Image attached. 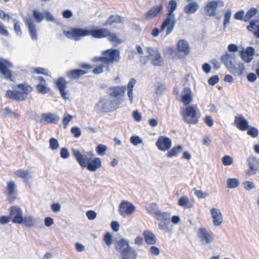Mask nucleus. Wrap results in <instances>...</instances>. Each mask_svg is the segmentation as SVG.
<instances>
[{
	"label": "nucleus",
	"instance_id": "338daca9",
	"mask_svg": "<svg viewBox=\"0 0 259 259\" xmlns=\"http://www.w3.org/2000/svg\"><path fill=\"white\" fill-rule=\"evenodd\" d=\"M148 211L150 213H153L156 215V212H158L159 210L157 208L156 204L152 203L147 208Z\"/></svg>",
	"mask_w": 259,
	"mask_h": 259
},
{
	"label": "nucleus",
	"instance_id": "603ef678",
	"mask_svg": "<svg viewBox=\"0 0 259 259\" xmlns=\"http://www.w3.org/2000/svg\"><path fill=\"white\" fill-rule=\"evenodd\" d=\"M169 224V221H160L158 225V229L164 232H167L168 231V225Z\"/></svg>",
	"mask_w": 259,
	"mask_h": 259
},
{
	"label": "nucleus",
	"instance_id": "a18cd8bd",
	"mask_svg": "<svg viewBox=\"0 0 259 259\" xmlns=\"http://www.w3.org/2000/svg\"><path fill=\"white\" fill-rule=\"evenodd\" d=\"M131 143L135 146H138L143 143V140L138 135H133L130 138Z\"/></svg>",
	"mask_w": 259,
	"mask_h": 259
},
{
	"label": "nucleus",
	"instance_id": "473e14b6",
	"mask_svg": "<svg viewBox=\"0 0 259 259\" xmlns=\"http://www.w3.org/2000/svg\"><path fill=\"white\" fill-rule=\"evenodd\" d=\"M14 174L16 177L26 180H28L32 178L30 171L26 169H19L15 170Z\"/></svg>",
	"mask_w": 259,
	"mask_h": 259
},
{
	"label": "nucleus",
	"instance_id": "49530a36",
	"mask_svg": "<svg viewBox=\"0 0 259 259\" xmlns=\"http://www.w3.org/2000/svg\"><path fill=\"white\" fill-rule=\"evenodd\" d=\"M107 147L103 144H99L96 148L97 153L100 156L105 155L107 150Z\"/></svg>",
	"mask_w": 259,
	"mask_h": 259
},
{
	"label": "nucleus",
	"instance_id": "6e6552de",
	"mask_svg": "<svg viewBox=\"0 0 259 259\" xmlns=\"http://www.w3.org/2000/svg\"><path fill=\"white\" fill-rule=\"evenodd\" d=\"M197 236L201 243L206 245L212 243L214 240V234L208 231L204 228H200L197 231Z\"/></svg>",
	"mask_w": 259,
	"mask_h": 259
},
{
	"label": "nucleus",
	"instance_id": "13d9d810",
	"mask_svg": "<svg viewBox=\"0 0 259 259\" xmlns=\"http://www.w3.org/2000/svg\"><path fill=\"white\" fill-rule=\"evenodd\" d=\"M244 188L247 191H250L255 188V185L252 182L245 181L243 183Z\"/></svg>",
	"mask_w": 259,
	"mask_h": 259
},
{
	"label": "nucleus",
	"instance_id": "0eeeda50",
	"mask_svg": "<svg viewBox=\"0 0 259 259\" xmlns=\"http://www.w3.org/2000/svg\"><path fill=\"white\" fill-rule=\"evenodd\" d=\"M119 102L113 101L109 97L101 99L96 105V109L102 112H109L115 111L119 106Z\"/></svg>",
	"mask_w": 259,
	"mask_h": 259
},
{
	"label": "nucleus",
	"instance_id": "37998d69",
	"mask_svg": "<svg viewBox=\"0 0 259 259\" xmlns=\"http://www.w3.org/2000/svg\"><path fill=\"white\" fill-rule=\"evenodd\" d=\"M156 215L159 221H169L170 214L168 212H162L159 210L158 212H156Z\"/></svg>",
	"mask_w": 259,
	"mask_h": 259
},
{
	"label": "nucleus",
	"instance_id": "f704fd0d",
	"mask_svg": "<svg viewBox=\"0 0 259 259\" xmlns=\"http://www.w3.org/2000/svg\"><path fill=\"white\" fill-rule=\"evenodd\" d=\"M146 242L150 245L156 243V240L154 234L149 231H145L143 233Z\"/></svg>",
	"mask_w": 259,
	"mask_h": 259
},
{
	"label": "nucleus",
	"instance_id": "680f3d73",
	"mask_svg": "<svg viewBox=\"0 0 259 259\" xmlns=\"http://www.w3.org/2000/svg\"><path fill=\"white\" fill-rule=\"evenodd\" d=\"M87 218L91 221L94 220L97 217V213L93 210H88L86 212Z\"/></svg>",
	"mask_w": 259,
	"mask_h": 259
},
{
	"label": "nucleus",
	"instance_id": "c9c22d12",
	"mask_svg": "<svg viewBox=\"0 0 259 259\" xmlns=\"http://www.w3.org/2000/svg\"><path fill=\"white\" fill-rule=\"evenodd\" d=\"M259 16V11L255 8H252L249 9L245 15L244 22L248 21L252 17H255V19Z\"/></svg>",
	"mask_w": 259,
	"mask_h": 259
},
{
	"label": "nucleus",
	"instance_id": "f3484780",
	"mask_svg": "<svg viewBox=\"0 0 259 259\" xmlns=\"http://www.w3.org/2000/svg\"><path fill=\"white\" fill-rule=\"evenodd\" d=\"M12 64L8 60L0 58V73L6 78H9L13 80L11 73L8 69V68H12Z\"/></svg>",
	"mask_w": 259,
	"mask_h": 259
},
{
	"label": "nucleus",
	"instance_id": "412c9836",
	"mask_svg": "<svg viewBox=\"0 0 259 259\" xmlns=\"http://www.w3.org/2000/svg\"><path fill=\"white\" fill-rule=\"evenodd\" d=\"M125 86L111 87L108 89V93L111 96L122 97L124 96Z\"/></svg>",
	"mask_w": 259,
	"mask_h": 259
},
{
	"label": "nucleus",
	"instance_id": "7ed1b4c3",
	"mask_svg": "<svg viewBox=\"0 0 259 259\" xmlns=\"http://www.w3.org/2000/svg\"><path fill=\"white\" fill-rule=\"evenodd\" d=\"M73 155L78 162L79 165L82 167H87L91 171H95L102 166L101 159L96 157L92 159L88 157L87 154H82L78 150H73Z\"/></svg>",
	"mask_w": 259,
	"mask_h": 259
},
{
	"label": "nucleus",
	"instance_id": "f03ea898",
	"mask_svg": "<svg viewBox=\"0 0 259 259\" xmlns=\"http://www.w3.org/2000/svg\"><path fill=\"white\" fill-rule=\"evenodd\" d=\"M64 35L70 39L78 40L81 37L92 35L93 37L101 38L107 37L109 31L106 28L89 30L84 28H71L64 31Z\"/></svg>",
	"mask_w": 259,
	"mask_h": 259
},
{
	"label": "nucleus",
	"instance_id": "79ce46f5",
	"mask_svg": "<svg viewBox=\"0 0 259 259\" xmlns=\"http://www.w3.org/2000/svg\"><path fill=\"white\" fill-rule=\"evenodd\" d=\"M121 21V18L119 15H115L111 16L107 21L103 24L104 26L110 25L114 23H118Z\"/></svg>",
	"mask_w": 259,
	"mask_h": 259
},
{
	"label": "nucleus",
	"instance_id": "b1692460",
	"mask_svg": "<svg viewBox=\"0 0 259 259\" xmlns=\"http://www.w3.org/2000/svg\"><path fill=\"white\" fill-rule=\"evenodd\" d=\"M234 123L237 127L241 131H245L248 127V122L242 115L236 116L235 117Z\"/></svg>",
	"mask_w": 259,
	"mask_h": 259
},
{
	"label": "nucleus",
	"instance_id": "a19ab883",
	"mask_svg": "<svg viewBox=\"0 0 259 259\" xmlns=\"http://www.w3.org/2000/svg\"><path fill=\"white\" fill-rule=\"evenodd\" d=\"M107 37H108V40L115 46H118L122 41V40L120 38H119L114 33H111L109 32V35H108Z\"/></svg>",
	"mask_w": 259,
	"mask_h": 259
},
{
	"label": "nucleus",
	"instance_id": "5701e85b",
	"mask_svg": "<svg viewBox=\"0 0 259 259\" xmlns=\"http://www.w3.org/2000/svg\"><path fill=\"white\" fill-rule=\"evenodd\" d=\"M247 28L255 37L259 38V16L255 19L251 20Z\"/></svg>",
	"mask_w": 259,
	"mask_h": 259
},
{
	"label": "nucleus",
	"instance_id": "69168bd1",
	"mask_svg": "<svg viewBox=\"0 0 259 259\" xmlns=\"http://www.w3.org/2000/svg\"><path fill=\"white\" fill-rule=\"evenodd\" d=\"M204 121L209 127H212L213 125L214 121L211 116L206 115L204 118Z\"/></svg>",
	"mask_w": 259,
	"mask_h": 259
},
{
	"label": "nucleus",
	"instance_id": "f8f14e48",
	"mask_svg": "<svg viewBox=\"0 0 259 259\" xmlns=\"http://www.w3.org/2000/svg\"><path fill=\"white\" fill-rule=\"evenodd\" d=\"M171 146V140L164 136H160L156 142V146L157 149L162 152L168 151L170 149Z\"/></svg>",
	"mask_w": 259,
	"mask_h": 259
},
{
	"label": "nucleus",
	"instance_id": "3c124183",
	"mask_svg": "<svg viewBox=\"0 0 259 259\" xmlns=\"http://www.w3.org/2000/svg\"><path fill=\"white\" fill-rule=\"evenodd\" d=\"M49 146L51 150H56L59 147V143L57 139L52 138L49 140Z\"/></svg>",
	"mask_w": 259,
	"mask_h": 259
},
{
	"label": "nucleus",
	"instance_id": "aec40b11",
	"mask_svg": "<svg viewBox=\"0 0 259 259\" xmlns=\"http://www.w3.org/2000/svg\"><path fill=\"white\" fill-rule=\"evenodd\" d=\"M236 57L235 54L227 52L221 56V60L225 67L228 68L235 62Z\"/></svg>",
	"mask_w": 259,
	"mask_h": 259
},
{
	"label": "nucleus",
	"instance_id": "7c9ffc66",
	"mask_svg": "<svg viewBox=\"0 0 259 259\" xmlns=\"http://www.w3.org/2000/svg\"><path fill=\"white\" fill-rule=\"evenodd\" d=\"M136 80L134 78H132L128 82L127 85V96L129 98L131 104L134 102L133 91L136 84Z\"/></svg>",
	"mask_w": 259,
	"mask_h": 259
},
{
	"label": "nucleus",
	"instance_id": "bf43d9fd",
	"mask_svg": "<svg viewBox=\"0 0 259 259\" xmlns=\"http://www.w3.org/2000/svg\"><path fill=\"white\" fill-rule=\"evenodd\" d=\"M222 162L225 165H230L233 162V159L229 155H226L222 158Z\"/></svg>",
	"mask_w": 259,
	"mask_h": 259
},
{
	"label": "nucleus",
	"instance_id": "6ab92c4d",
	"mask_svg": "<svg viewBox=\"0 0 259 259\" xmlns=\"http://www.w3.org/2000/svg\"><path fill=\"white\" fill-rule=\"evenodd\" d=\"M228 70L230 72L237 76L242 75L245 70L244 64L241 61L235 62L228 67Z\"/></svg>",
	"mask_w": 259,
	"mask_h": 259
},
{
	"label": "nucleus",
	"instance_id": "20e7f679",
	"mask_svg": "<svg viewBox=\"0 0 259 259\" xmlns=\"http://www.w3.org/2000/svg\"><path fill=\"white\" fill-rule=\"evenodd\" d=\"M181 114L183 120L189 124H195L199 121L200 114L197 105L183 106Z\"/></svg>",
	"mask_w": 259,
	"mask_h": 259
},
{
	"label": "nucleus",
	"instance_id": "2f4dec72",
	"mask_svg": "<svg viewBox=\"0 0 259 259\" xmlns=\"http://www.w3.org/2000/svg\"><path fill=\"white\" fill-rule=\"evenodd\" d=\"M199 8V4L195 2H193L186 5L184 8V11L187 14H193L198 10Z\"/></svg>",
	"mask_w": 259,
	"mask_h": 259
},
{
	"label": "nucleus",
	"instance_id": "dca6fc26",
	"mask_svg": "<svg viewBox=\"0 0 259 259\" xmlns=\"http://www.w3.org/2000/svg\"><path fill=\"white\" fill-rule=\"evenodd\" d=\"M193 99L192 92L188 87L184 88L181 91L180 95V101L184 106H188L192 102Z\"/></svg>",
	"mask_w": 259,
	"mask_h": 259
},
{
	"label": "nucleus",
	"instance_id": "9d476101",
	"mask_svg": "<svg viewBox=\"0 0 259 259\" xmlns=\"http://www.w3.org/2000/svg\"><path fill=\"white\" fill-rule=\"evenodd\" d=\"M136 209V207L132 203L127 201L121 202L119 207V213L123 217L131 215Z\"/></svg>",
	"mask_w": 259,
	"mask_h": 259
},
{
	"label": "nucleus",
	"instance_id": "4468645a",
	"mask_svg": "<svg viewBox=\"0 0 259 259\" xmlns=\"http://www.w3.org/2000/svg\"><path fill=\"white\" fill-rule=\"evenodd\" d=\"M176 22L175 16L171 15V14L168 15L167 18L163 22L161 26V31H162L165 28H167L166 35H168L173 31Z\"/></svg>",
	"mask_w": 259,
	"mask_h": 259
},
{
	"label": "nucleus",
	"instance_id": "a211bd4d",
	"mask_svg": "<svg viewBox=\"0 0 259 259\" xmlns=\"http://www.w3.org/2000/svg\"><path fill=\"white\" fill-rule=\"evenodd\" d=\"M249 169L246 171L248 175H254L259 167V160L254 156H249L247 160Z\"/></svg>",
	"mask_w": 259,
	"mask_h": 259
},
{
	"label": "nucleus",
	"instance_id": "864d4df0",
	"mask_svg": "<svg viewBox=\"0 0 259 259\" xmlns=\"http://www.w3.org/2000/svg\"><path fill=\"white\" fill-rule=\"evenodd\" d=\"M33 17L37 22H40L44 19V13H41L39 11L34 10L33 11Z\"/></svg>",
	"mask_w": 259,
	"mask_h": 259
},
{
	"label": "nucleus",
	"instance_id": "393cba45",
	"mask_svg": "<svg viewBox=\"0 0 259 259\" xmlns=\"http://www.w3.org/2000/svg\"><path fill=\"white\" fill-rule=\"evenodd\" d=\"M177 49L179 52L182 53L185 56L187 55L190 51V48L188 42L184 40H179L177 44Z\"/></svg>",
	"mask_w": 259,
	"mask_h": 259
},
{
	"label": "nucleus",
	"instance_id": "052dcab7",
	"mask_svg": "<svg viewBox=\"0 0 259 259\" xmlns=\"http://www.w3.org/2000/svg\"><path fill=\"white\" fill-rule=\"evenodd\" d=\"M231 17V11L228 10L226 11L225 15L224 26L226 27L228 24L230 23V19Z\"/></svg>",
	"mask_w": 259,
	"mask_h": 259
},
{
	"label": "nucleus",
	"instance_id": "9b49d317",
	"mask_svg": "<svg viewBox=\"0 0 259 259\" xmlns=\"http://www.w3.org/2000/svg\"><path fill=\"white\" fill-rule=\"evenodd\" d=\"M210 213L213 226L214 227L221 226L224 221L221 210L218 207H213L210 208Z\"/></svg>",
	"mask_w": 259,
	"mask_h": 259
},
{
	"label": "nucleus",
	"instance_id": "ddd939ff",
	"mask_svg": "<svg viewBox=\"0 0 259 259\" xmlns=\"http://www.w3.org/2000/svg\"><path fill=\"white\" fill-rule=\"evenodd\" d=\"M147 52L148 53L152 63L155 66H161L163 64L160 53L156 50L151 47L147 48Z\"/></svg>",
	"mask_w": 259,
	"mask_h": 259
},
{
	"label": "nucleus",
	"instance_id": "72a5a7b5",
	"mask_svg": "<svg viewBox=\"0 0 259 259\" xmlns=\"http://www.w3.org/2000/svg\"><path fill=\"white\" fill-rule=\"evenodd\" d=\"M183 148L181 145L175 146L172 149H169L166 153V156L168 158L177 157L183 151Z\"/></svg>",
	"mask_w": 259,
	"mask_h": 259
},
{
	"label": "nucleus",
	"instance_id": "f257e3e1",
	"mask_svg": "<svg viewBox=\"0 0 259 259\" xmlns=\"http://www.w3.org/2000/svg\"><path fill=\"white\" fill-rule=\"evenodd\" d=\"M9 212L11 222L16 224L22 225L28 228L36 227L40 222L38 218L31 215L23 214L22 209L18 205L9 207Z\"/></svg>",
	"mask_w": 259,
	"mask_h": 259
},
{
	"label": "nucleus",
	"instance_id": "1a4fd4ad",
	"mask_svg": "<svg viewBox=\"0 0 259 259\" xmlns=\"http://www.w3.org/2000/svg\"><path fill=\"white\" fill-rule=\"evenodd\" d=\"M224 6V2L221 0L208 1L204 8L205 14L209 16H213L218 9L222 8Z\"/></svg>",
	"mask_w": 259,
	"mask_h": 259
},
{
	"label": "nucleus",
	"instance_id": "423d86ee",
	"mask_svg": "<svg viewBox=\"0 0 259 259\" xmlns=\"http://www.w3.org/2000/svg\"><path fill=\"white\" fill-rule=\"evenodd\" d=\"M120 59V52L115 49H109L103 53L101 57H95L93 59L94 62H101L108 66L113 63H117Z\"/></svg>",
	"mask_w": 259,
	"mask_h": 259
},
{
	"label": "nucleus",
	"instance_id": "2eb2a0df",
	"mask_svg": "<svg viewBox=\"0 0 259 259\" xmlns=\"http://www.w3.org/2000/svg\"><path fill=\"white\" fill-rule=\"evenodd\" d=\"M241 59L246 63H249L255 55V49L253 47H248L240 51Z\"/></svg>",
	"mask_w": 259,
	"mask_h": 259
},
{
	"label": "nucleus",
	"instance_id": "bb28decb",
	"mask_svg": "<svg viewBox=\"0 0 259 259\" xmlns=\"http://www.w3.org/2000/svg\"><path fill=\"white\" fill-rule=\"evenodd\" d=\"M37 79L39 83L36 87L37 91L41 94H45L49 92L50 89L46 85L45 79L40 76L38 77Z\"/></svg>",
	"mask_w": 259,
	"mask_h": 259
},
{
	"label": "nucleus",
	"instance_id": "c03bdc74",
	"mask_svg": "<svg viewBox=\"0 0 259 259\" xmlns=\"http://www.w3.org/2000/svg\"><path fill=\"white\" fill-rule=\"evenodd\" d=\"M239 181L236 178H229L227 180V185L229 189H234L239 185Z\"/></svg>",
	"mask_w": 259,
	"mask_h": 259
},
{
	"label": "nucleus",
	"instance_id": "cd10ccee",
	"mask_svg": "<svg viewBox=\"0 0 259 259\" xmlns=\"http://www.w3.org/2000/svg\"><path fill=\"white\" fill-rule=\"evenodd\" d=\"M162 10V6H156L152 7L146 14L147 19H151L156 16Z\"/></svg>",
	"mask_w": 259,
	"mask_h": 259
},
{
	"label": "nucleus",
	"instance_id": "e2e57ef3",
	"mask_svg": "<svg viewBox=\"0 0 259 259\" xmlns=\"http://www.w3.org/2000/svg\"><path fill=\"white\" fill-rule=\"evenodd\" d=\"M71 132L75 138H78L81 135V130L76 126L72 127Z\"/></svg>",
	"mask_w": 259,
	"mask_h": 259
},
{
	"label": "nucleus",
	"instance_id": "e433bc0d",
	"mask_svg": "<svg viewBox=\"0 0 259 259\" xmlns=\"http://www.w3.org/2000/svg\"><path fill=\"white\" fill-rule=\"evenodd\" d=\"M6 189L7 193L10 195H14L17 193V187L15 183L13 181L7 182Z\"/></svg>",
	"mask_w": 259,
	"mask_h": 259
},
{
	"label": "nucleus",
	"instance_id": "58836bf2",
	"mask_svg": "<svg viewBox=\"0 0 259 259\" xmlns=\"http://www.w3.org/2000/svg\"><path fill=\"white\" fill-rule=\"evenodd\" d=\"M123 259H136L137 253L134 248H130L122 254Z\"/></svg>",
	"mask_w": 259,
	"mask_h": 259
},
{
	"label": "nucleus",
	"instance_id": "ea45409f",
	"mask_svg": "<svg viewBox=\"0 0 259 259\" xmlns=\"http://www.w3.org/2000/svg\"><path fill=\"white\" fill-rule=\"evenodd\" d=\"M19 115L15 112L11 111L9 108H6L0 110V117H17Z\"/></svg>",
	"mask_w": 259,
	"mask_h": 259
},
{
	"label": "nucleus",
	"instance_id": "4be33fe9",
	"mask_svg": "<svg viewBox=\"0 0 259 259\" xmlns=\"http://www.w3.org/2000/svg\"><path fill=\"white\" fill-rule=\"evenodd\" d=\"M60 119L58 115L51 113H47L42 114L40 119V123H57Z\"/></svg>",
	"mask_w": 259,
	"mask_h": 259
},
{
	"label": "nucleus",
	"instance_id": "4d7b16f0",
	"mask_svg": "<svg viewBox=\"0 0 259 259\" xmlns=\"http://www.w3.org/2000/svg\"><path fill=\"white\" fill-rule=\"evenodd\" d=\"M195 195L198 198H205L208 196V194L206 192H203L200 190H197L196 188L193 189Z\"/></svg>",
	"mask_w": 259,
	"mask_h": 259
},
{
	"label": "nucleus",
	"instance_id": "a878e982",
	"mask_svg": "<svg viewBox=\"0 0 259 259\" xmlns=\"http://www.w3.org/2000/svg\"><path fill=\"white\" fill-rule=\"evenodd\" d=\"M178 204L185 209L191 208L194 205L193 203L186 196H181L178 200Z\"/></svg>",
	"mask_w": 259,
	"mask_h": 259
},
{
	"label": "nucleus",
	"instance_id": "c85d7f7f",
	"mask_svg": "<svg viewBox=\"0 0 259 259\" xmlns=\"http://www.w3.org/2000/svg\"><path fill=\"white\" fill-rule=\"evenodd\" d=\"M130 248H133L129 246L128 241L124 239L120 240L116 246V249L120 251L122 254L124 253V251H127Z\"/></svg>",
	"mask_w": 259,
	"mask_h": 259
},
{
	"label": "nucleus",
	"instance_id": "de8ad7c7",
	"mask_svg": "<svg viewBox=\"0 0 259 259\" xmlns=\"http://www.w3.org/2000/svg\"><path fill=\"white\" fill-rule=\"evenodd\" d=\"M103 240L108 246H110L113 242V235L109 232L106 233L103 236Z\"/></svg>",
	"mask_w": 259,
	"mask_h": 259
},
{
	"label": "nucleus",
	"instance_id": "09e8293b",
	"mask_svg": "<svg viewBox=\"0 0 259 259\" xmlns=\"http://www.w3.org/2000/svg\"><path fill=\"white\" fill-rule=\"evenodd\" d=\"M177 6V3L175 1L171 0L169 2L168 6V15H170L172 16H175L174 14V11L176 9Z\"/></svg>",
	"mask_w": 259,
	"mask_h": 259
},
{
	"label": "nucleus",
	"instance_id": "5fc2aeb1",
	"mask_svg": "<svg viewBox=\"0 0 259 259\" xmlns=\"http://www.w3.org/2000/svg\"><path fill=\"white\" fill-rule=\"evenodd\" d=\"M57 87L59 90H63L67 89L66 82L63 78H60L56 82Z\"/></svg>",
	"mask_w": 259,
	"mask_h": 259
},
{
	"label": "nucleus",
	"instance_id": "0e129e2a",
	"mask_svg": "<svg viewBox=\"0 0 259 259\" xmlns=\"http://www.w3.org/2000/svg\"><path fill=\"white\" fill-rule=\"evenodd\" d=\"M248 134L254 138L257 137L258 135V131L257 129L254 127H251L247 131Z\"/></svg>",
	"mask_w": 259,
	"mask_h": 259
},
{
	"label": "nucleus",
	"instance_id": "4c0bfd02",
	"mask_svg": "<svg viewBox=\"0 0 259 259\" xmlns=\"http://www.w3.org/2000/svg\"><path fill=\"white\" fill-rule=\"evenodd\" d=\"M87 73V72L83 70L75 69L69 72L67 75L72 79H75Z\"/></svg>",
	"mask_w": 259,
	"mask_h": 259
},
{
	"label": "nucleus",
	"instance_id": "8fccbe9b",
	"mask_svg": "<svg viewBox=\"0 0 259 259\" xmlns=\"http://www.w3.org/2000/svg\"><path fill=\"white\" fill-rule=\"evenodd\" d=\"M101 63L99 66L96 67L93 70L95 74H101L103 72L104 68H107V70H109V67L107 65H105L103 62H100Z\"/></svg>",
	"mask_w": 259,
	"mask_h": 259
},
{
	"label": "nucleus",
	"instance_id": "c756f323",
	"mask_svg": "<svg viewBox=\"0 0 259 259\" xmlns=\"http://www.w3.org/2000/svg\"><path fill=\"white\" fill-rule=\"evenodd\" d=\"M25 22L28 28L29 32L31 38L33 40H36L37 39V34L35 25L29 19L26 18L25 20Z\"/></svg>",
	"mask_w": 259,
	"mask_h": 259
},
{
	"label": "nucleus",
	"instance_id": "39448f33",
	"mask_svg": "<svg viewBox=\"0 0 259 259\" xmlns=\"http://www.w3.org/2000/svg\"><path fill=\"white\" fill-rule=\"evenodd\" d=\"M32 91V88L27 84L17 85L14 90H8L6 92V97L12 100L23 101L26 99L27 95Z\"/></svg>",
	"mask_w": 259,
	"mask_h": 259
},
{
	"label": "nucleus",
	"instance_id": "774afa93",
	"mask_svg": "<svg viewBox=\"0 0 259 259\" xmlns=\"http://www.w3.org/2000/svg\"><path fill=\"white\" fill-rule=\"evenodd\" d=\"M245 12L243 11H240L234 15V18L236 20H242L244 21Z\"/></svg>",
	"mask_w": 259,
	"mask_h": 259
},
{
	"label": "nucleus",
	"instance_id": "6e6d98bb",
	"mask_svg": "<svg viewBox=\"0 0 259 259\" xmlns=\"http://www.w3.org/2000/svg\"><path fill=\"white\" fill-rule=\"evenodd\" d=\"M73 118V116L67 114L65 113L64 115V117L63 119V124L64 128H66L69 122L72 120Z\"/></svg>",
	"mask_w": 259,
	"mask_h": 259
}]
</instances>
